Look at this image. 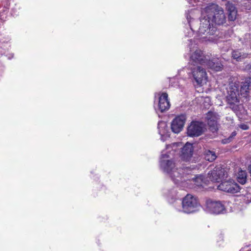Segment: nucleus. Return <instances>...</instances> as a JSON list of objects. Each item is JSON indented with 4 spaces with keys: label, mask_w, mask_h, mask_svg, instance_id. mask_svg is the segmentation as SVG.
Listing matches in <instances>:
<instances>
[{
    "label": "nucleus",
    "mask_w": 251,
    "mask_h": 251,
    "mask_svg": "<svg viewBox=\"0 0 251 251\" xmlns=\"http://www.w3.org/2000/svg\"><path fill=\"white\" fill-rule=\"evenodd\" d=\"M231 140H232V137H229V138H228L227 139H225L223 140L222 143L223 144H227V143H228L230 142H231Z\"/></svg>",
    "instance_id": "a878e982"
},
{
    "label": "nucleus",
    "mask_w": 251,
    "mask_h": 251,
    "mask_svg": "<svg viewBox=\"0 0 251 251\" xmlns=\"http://www.w3.org/2000/svg\"><path fill=\"white\" fill-rule=\"evenodd\" d=\"M205 159L210 162H212L216 159L217 155L215 152L210 150H206L204 151Z\"/></svg>",
    "instance_id": "412c9836"
},
{
    "label": "nucleus",
    "mask_w": 251,
    "mask_h": 251,
    "mask_svg": "<svg viewBox=\"0 0 251 251\" xmlns=\"http://www.w3.org/2000/svg\"><path fill=\"white\" fill-rule=\"evenodd\" d=\"M186 121V116L181 114L176 117L171 123V129L173 132L178 133L183 129Z\"/></svg>",
    "instance_id": "f8f14e48"
},
{
    "label": "nucleus",
    "mask_w": 251,
    "mask_h": 251,
    "mask_svg": "<svg viewBox=\"0 0 251 251\" xmlns=\"http://www.w3.org/2000/svg\"><path fill=\"white\" fill-rule=\"evenodd\" d=\"M247 54L240 50H234L232 53V57L237 61H241L242 59L246 58Z\"/></svg>",
    "instance_id": "aec40b11"
},
{
    "label": "nucleus",
    "mask_w": 251,
    "mask_h": 251,
    "mask_svg": "<svg viewBox=\"0 0 251 251\" xmlns=\"http://www.w3.org/2000/svg\"><path fill=\"white\" fill-rule=\"evenodd\" d=\"M189 41L191 43L193 41L192 39H190Z\"/></svg>",
    "instance_id": "c85d7f7f"
},
{
    "label": "nucleus",
    "mask_w": 251,
    "mask_h": 251,
    "mask_svg": "<svg viewBox=\"0 0 251 251\" xmlns=\"http://www.w3.org/2000/svg\"><path fill=\"white\" fill-rule=\"evenodd\" d=\"M236 135V132H233L231 134V136H230L231 137H232V138H233V137L235 136Z\"/></svg>",
    "instance_id": "cd10ccee"
},
{
    "label": "nucleus",
    "mask_w": 251,
    "mask_h": 251,
    "mask_svg": "<svg viewBox=\"0 0 251 251\" xmlns=\"http://www.w3.org/2000/svg\"><path fill=\"white\" fill-rule=\"evenodd\" d=\"M178 146H181L179 143H173L167 145L166 150L162 152L160 160V166L161 170L164 173L167 174L176 184H178L183 181L182 178L184 175V172L188 170L187 169H183L176 167L172 157L174 153L176 151V148Z\"/></svg>",
    "instance_id": "f257e3e1"
},
{
    "label": "nucleus",
    "mask_w": 251,
    "mask_h": 251,
    "mask_svg": "<svg viewBox=\"0 0 251 251\" xmlns=\"http://www.w3.org/2000/svg\"><path fill=\"white\" fill-rule=\"evenodd\" d=\"M188 73L191 74L197 84L202 85L205 83L207 76L205 70L199 66L190 67Z\"/></svg>",
    "instance_id": "39448f33"
},
{
    "label": "nucleus",
    "mask_w": 251,
    "mask_h": 251,
    "mask_svg": "<svg viewBox=\"0 0 251 251\" xmlns=\"http://www.w3.org/2000/svg\"><path fill=\"white\" fill-rule=\"evenodd\" d=\"M250 86V81L249 80H246L245 82H243L241 85L240 84L239 88L240 87V89L239 92H240L241 95L246 96L245 95L248 92Z\"/></svg>",
    "instance_id": "6ab92c4d"
},
{
    "label": "nucleus",
    "mask_w": 251,
    "mask_h": 251,
    "mask_svg": "<svg viewBox=\"0 0 251 251\" xmlns=\"http://www.w3.org/2000/svg\"><path fill=\"white\" fill-rule=\"evenodd\" d=\"M181 145L180 147H177L176 150L179 149H181L180 156L181 159L184 161H190L192 156L193 152V145L191 143H187L182 148V145L180 143H178Z\"/></svg>",
    "instance_id": "ddd939ff"
},
{
    "label": "nucleus",
    "mask_w": 251,
    "mask_h": 251,
    "mask_svg": "<svg viewBox=\"0 0 251 251\" xmlns=\"http://www.w3.org/2000/svg\"><path fill=\"white\" fill-rule=\"evenodd\" d=\"M237 12V11L228 12V20L231 21H234L236 19Z\"/></svg>",
    "instance_id": "393cba45"
},
{
    "label": "nucleus",
    "mask_w": 251,
    "mask_h": 251,
    "mask_svg": "<svg viewBox=\"0 0 251 251\" xmlns=\"http://www.w3.org/2000/svg\"><path fill=\"white\" fill-rule=\"evenodd\" d=\"M204 209L208 213L219 214L225 211V207L220 201L208 199L206 201Z\"/></svg>",
    "instance_id": "0eeeda50"
},
{
    "label": "nucleus",
    "mask_w": 251,
    "mask_h": 251,
    "mask_svg": "<svg viewBox=\"0 0 251 251\" xmlns=\"http://www.w3.org/2000/svg\"><path fill=\"white\" fill-rule=\"evenodd\" d=\"M226 8L228 12L237 11L236 8L234 5L229 2H227L226 4Z\"/></svg>",
    "instance_id": "b1692460"
},
{
    "label": "nucleus",
    "mask_w": 251,
    "mask_h": 251,
    "mask_svg": "<svg viewBox=\"0 0 251 251\" xmlns=\"http://www.w3.org/2000/svg\"><path fill=\"white\" fill-rule=\"evenodd\" d=\"M200 25V27L197 31L199 38L207 39L210 40V39L208 38V36L214 35L217 30V28L210 22V20L205 15H202Z\"/></svg>",
    "instance_id": "20e7f679"
},
{
    "label": "nucleus",
    "mask_w": 251,
    "mask_h": 251,
    "mask_svg": "<svg viewBox=\"0 0 251 251\" xmlns=\"http://www.w3.org/2000/svg\"><path fill=\"white\" fill-rule=\"evenodd\" d=\"M158 129L162 141H164L168 137H169V128L166 122L159 121L158 123Z\"/></svg>",
    "instance_id": "2eb2a0df"
},
{
    "label": "nucleus",
    "mask_w": 251,
    "mask_h": 251,
    "mask_svg": "<svg viewBox=\"0 0 251 251\" xmlns=\"http://www.w3.org/2000/svg\"><path fill=\"white\" fill-rule=\"evenodd\" d=\"M203 132V126L202 123L192 122L188 126L187 133L189 136H199Z\"/></svg>",
    "instance_id": "9d476101"
},
{
    "label": "nucleus",
    "mask_w": 251,
    "mask_h": 251,
    "mask_svg": "<svg viewBox=\"0 0 251 251\" xmlns=\"http://www.w3.org/2000/svg\"><path fill=\"white\" fill-rule=\"evenodd\" d=\"M158 108L161 112L168 110L170 107V103L168 100V96L166 93L159 94Z\"/></svg>",
    "instance_id": "4468645a"
},
{
    "label": "nucleus",
    "mask_w": 251,
    "mask_h": 251,
    "mask_svg": "<svg viewBox=\"0 0 251 251\" xmlns=\"http://www.w3.org/2000/svg\"><path fill=\"white\" fill-rule=\"evenodd\" d=\"M226 176L227 173L226 171L221 167H215L208 173L209 179L214 182H219Z\"/></svg>",
    "instance_id": "9b49d317"
},
{
    "label": "nucleus",
    "mask_w": 251,
    "mask_h": 251,
    "mask_svg": "<svg viewBox=\"0 0 251 251\" xmlns=\"http://www.w3.org/2000/svg\"><path fill=\"white\" fill-rule=\"evenodd\" d=\"M204 66L216 72L221 71L223 68L221 63L215 59L212 60L207 59Z\"/></svg>",
    "instance_id": "f3484780"
},
{
    "label": "nucleus",
    "mask_w": 251,
    "mask_h": 251,
    "mask_svg": "<svg viewBox=\"0 0 251 251\" xmlns=\"http://www.w3.org/2000/svg\"><path fill=\"white\" fill-rule=\"evenodd\" d=\"M182 210L184 212L190 213L195 211V209L199 206L197 198L191 195L187 194L183 199L182 202Z\"/></svg>",
    "instance_id": "423d86ee"
},
{
    "label": "nucleus",
    "mask_w": 251,
    "mask_h": 251,
    "mask_svg": "<svg viewBox=\"0 0 251 251\" xmlns=\"http://www.w3.org/2000/svg\"><path fill=\"white\" fill-rule=\"evenodd\" d=\"M237 180L242 184H244L246 182L247 173L246 171L241 170L239 172L237 176Z\"/></svg>",
    "instance_id": "4be33fe9"
},
{
    "label": "nucleus",
    "mask_w": 251,
    "mask_h": 251,
    "mask_svg": "<svg viewBox=\"0 0 251 251\" xmlns=\"http://www.w3.org/2000/svg\"><path fill=\"white\" fill-rule=\"evenodd\" d=\"M204 176L202 175H200L193 178V181L195 182V184L196 186H201L204 180Z\"/></svg>",
    "instance_id": "5701e85b"
},
{
    "label": "nucleus",
    "mask_w": 251,
    "mask_h": 251,
    "mask_svg": "<svg viewBox=\"0 0 251 251\" xmlns=\"http://www.w3.org/2000/svg\"><path fill=\"white\" fill-rule=\"evenodd\" d=\"M190 28V31L189 32L188 35H186L188 36H191L193 34V32L197 29V25H198V21L192 18L190 14H187L186 16Z\"/></svg>",
    "instance_id": "a211bd4d"
},
{
    "label": "nucleus",
    "mask_w": 251,
    "mask_h": 251,
    "mask_svg": "<svg viewBox=\"0 0 251 251\" xmlns=\"http://www.w3.org/2000/svg\"><path fill=\"white\" fill-rule=\"evenodd\" d=\"M218 189L227 193H236L240 189V186L234 181L229 179L222 181L218 186Z\"/></svg>",
    "instance_id": "1a4fd4ad"
},
{
    "label": "nucleus",
    "mask_w": 251,
    "mask_h": 251,
    "mask_svg": "<svg viewBox=\"0 0 251 251\" xmlns=\"http://www.w3.org/2000/svg\"><path fill=\"white\" fill-rule=\"evenodd\" d=\"M219 118L220 116L217 113L212 111L208 112L206 115L208 125L216 129L217 120Z\"/></svg>",
    "instance_id": "dca6fc26"
},
{
    "label": "nucleus",
    "mask_w": 251,
    "mask_h": 251,
    "mask_svg": "<svg viewBox=\"0 0 251 251\" xmlns=\"http://www.w3.org/2000/svg\"><path fill=\"white\" fill-rule=\"evenodd\" d=\"M201 14L205 16L212 23L222 25L226 23V17L223 8L215 3H211L205 7L201 11Z\"/></svg>",
    "instance_id": "f03ea898"
},
{
    "label": "nucleus",
    "mask_w": 251,
    "mask_h": 251,
    "mask_svg": "<svg viewBox=\"0 0 251 251\" xmlns=\"http://www.w3.org/2000/svg\"><path fill=\"white\" fill-rule=\"evenodd\" d=\"M240 127L243 129L246 130L248 128V127L247 125H241L240 126Z\"/></svg>",
    "instance_id": "bb28decb"
},
{
    "label": "nucleus",
    "mask_w": 251,
    "mask_h": 251,
    "mask_svg": "<svg viewBox=\"0 0 251 251\" xmlns=\"http://www.w3.org/2000/svg\"><path fill=\"white\" fill-rule=\"evenodd\" d=\"M190 51L192 52L190 54V59L189 61L190 67H196L199 64L204 66L207 61L206 57L203 54L201 50L196 49L193 51L190 47Z\"/></svg>",
    "instance_id": "6e6552de"
},
{
    "label": "nucleus",
    "mask_w": 251,
    "mask_h": 251,
    "mask_svg": "<svg viewBox=\"0 0 251 251\" xmlns=\"http://www.w3.org/2000/svg\"><path fill=\"white\" fill-rule=\"evenodd\" d=\"M240 82L237 80L229 82L227 88V95L226 100L229 107L234 112L239 109V99L240 92H239Z\"/></svg>",
    "instance_id": "7ed1b4c3"
}]
</instances>
